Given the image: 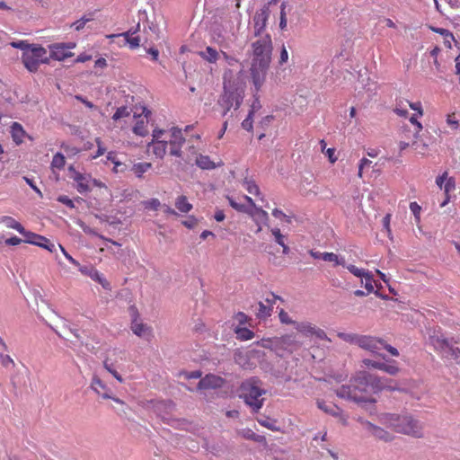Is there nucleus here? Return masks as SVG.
<instances>
[{"label": "nucleus", "mask_w": 460, "mask_h": 460, "mask_svg": "<svg viewBox=\"0 0 460 460\" xmlns=\"http://www.w3.org/2000/svg\"><path fill=\"white\" fill-rule=\"evenodd\" d=\"M152 137V141L147 146L149 153L161 159L166 154L172 156H181V147L185 143L181 129L178 128L155 129Z\"/></svg>", "instance_id": "obj_1"}, {"label": "nucleus", "mask_w": 460, "mask_h": 460, "mask_svg": "<svg viewBox=\"0 0 460 460\" xmlns=\"http://www.w3.org/2000/svg\"><path fill=\"white\" fill-rule=\"evenodd\" d=\"M379 422L395 433L414 438L424 436L423 423L408 412L382 413L379 415Z\"/></svg>", "instance_id": "obj_2"}, {"label": "nucleus", "mask_w": 460, "mask_h": 460, "mask_svg": "<svg viewBox=\"0 0 460 460\" xmlns=\"http://www.w3.org/2000/svg\"><path fill=\"white\" fill-rule=\"evenodd\" d=\"M360 377V371L358 372L349 381V384L343 385L336 390V394L347 400L353 401L355 402H371L375 403L376 399H373L369 395L370 385L369 382H364L358 380Z\"/></svg>", "instance_id": "obj_3"}, {"label": "nucleus", "mask_w": 460, "mask_h": 460, "mask_svg": "<svg viewBox=\"0 0 460 460\" xmlns=\"http://www.w3.org/2000/svg\"><path fill=\"white\" fill-rule=\"evenodd\" d=\"M240 391V397L253 411L257 412L262 408L264 398H261V395L266 394V390L258 377H251L243 381L241 384Z\"/></svg>", "instance_id": "obj_4"}, {"label": "nucleus", "mask_w": 460, "mask_h": 460, "mask_svg": "<svg viewBox=\"0 0 460 460\" xmlns=\"http://www.w3.org/2000/svg\"><path fill=\"white\" fill-rule=\"evenodd\" d=\"M273 50L272 40L270 34H263L252 43V62L270 65Z\"/></svg>", "instance_id": "obj_5"}, {"label": "nucleus", "mask_w": 460, "mask_h": 460, "mask_svg": "<svg viewBox=\"0 0 460 460\" xmlns=\"http://www.w3.org/2000/svg\"><path fill=\"white\" fill-rule=\"evenodd\" d=\"M68 170L70 172V178L76 183V190L81 194L91 191L93 187L107 188L105 183L100 180L93 178L91 174L82 173L76 171L73 166H69Z\"/></svg>", "instance_id": "obj_6"}, {"label": "nucleus", "mask_w": 460, "mask_h": 460, "mask_svg": "<svg viewBox=\"0 0 460 460\" xmlns=\"http://www.w3.org/2000/svg\"><path fill=\"white\" fill-rule=\"evenodd\" d=\"M22 60L30 72H36L40 64L48 62L47 50L43 47L36 45L30 50L22 52Z\"/></svg>", "instance_id": "obj_7"}, {"label": "nucleus", "mask_w": 460, "mask_h": 460, "mask_svg": "<svg viewBox=\"0 0 460 460\" xmlns=\"http://www.w3.org/2000/svg\"><path fill=\"white\" fill-rule=\"evenodd\" d=\"M358 380H362L364 384H366V382H369L370 390L374 393H378L385 389L394 390L396 388V383L394 380L385 377H379L366 371H360V377Z\"/></svg>", "instance_id": "obj_8"}, {"label": "nucleus", "mask_w": 460, "mask_h": 460, "mask_svg": "<svg viewBox=\"0 0 460 460\" xmlns=\"http://www.w3.org/2000/svg\"><path fill=\"white\" fill-rule=\"evenodd\" d=\"M243 102V96L236 91H230L224 85V93L218 100V105L223 109V116H226L231 108L237 110Z\"/></svg>", "instance_id": "obj_9"}, {"label": "nucleus", "mask_w": 460, "mask_h": 460, "mask_svg": "<svg viewBox=\"0 0 460 460\" xmlns=\"http://www.w3.org/2000/svg\"><path fill=\"white\" fill-rule=\"evenodd\" d=\"M269 17H270V9L267 6H263L262 8H261L255 12L253 18H252V22H253V35L256 38H260L263 34H268L267 32H265V28H266Z\"/></svg>", "instance_id": "obj_10"}, {"label": "nucleus", "mask_w": 460, "mask_h": 460, "mask_svg": "<svg viewBox=\"0 0 460 460\" xmlns=\"http://www.w3.org/2000/svg\"><path fill=\"white\" fill-rule=\"evenodd\" d=\"M296 330L300 332L305 337H316L319 340H325L331 341V340L326 335L325 332L317 327L316 325L308 323V322H301L296 323L295 326Z\"/></svg>", "instance_id": "obj_11"}, {"label": "nucleus", "mask_w": 460, "mask_h": 460, "mask_svg": "<svg viewBox=\"0 0 460 460\" xmlns=\"http://www.w3.org/2000/svg\"><path fill=\"white\" fill-rule=\"evenodd\" d=\"M243 199L251 205V209L247 215H249L253 222L256 225L263 224L266 226H269V214L262 208L256 206L253 199L247 196L243 195Z\"/></svg>", "instance_id": "obj_12"}, {"label": "nucleus", "mask_w": 460, "mask_h": 460, "mask_svg": "<svg viewBox=\"0 0 460 460\" xmlns=\"http://www.w3.org/2000/svg\"><path fill=\"white\" fill-rule=\"evenodd\" d=\"M358 346L382 357V358H385V356L379 354L378 352L383 349L384 346V340L382 339L367 335H359L358 340Z\"/></svg>", "instance_id": "obj_13"}, {"label": "nucleus", "mask_w": 460, "mask_h": 460, "mask_svg": "<svg viewBox=\"0 0 460 460\" xmlns=\"http://www.w3.org/2000/svg\"><path fill=\"white\" fill-rule=\"evenodd\" d=\"M270 65L252 63L251 65V77L255 86L256 92H259L263 85Z\"/></svg>", "instance_id": "obj_14"}, {"label": "nucleus", "mask_w": 460, "mask_h": 460, "mask_svg": "<svg viewBox=\"0 0 460 460\" xmlns=\"http://www.w3.org/2000/svg\"><path fill=\"white\" fill-rule=\"evenodd\" d=\"M280 299V296L271 293L270 296L266 297L264 302L260 301L258 303V309L255 312L256 317L260 320H266L271 315L276 301Z\"/></svg>", "instance_id": "obj_15"}, {"label": "nucleus", "mask_w": 460, "mask_h": 460, "mask_svg": "<svg viewBox=\"0 0 460 460\" xmlns=\"http://www.w3.org/2000/svg\"><path fill=\"white\" fill-rule=\"evenodd\" d=\"M93 390L102 396L103 399H112L114 402L119 404H123V401L119 398L113 397L111 395V389L98 377L93 376L91 384Z\"/></svg>", "instance_id": "obj_16"}, {"label": "nucleus", "mask_w": 460, "mask_h": 460, "mask_svg": "<svg viewBox=\"0 0 460 460\" xmlns=\"http://www.w3.org/2000/svg\"><path fill=\"white\" fill-rule=\"evenodd\" d=\"M358 420L365 425L367 429L371 433L373 437H375L376 439L385 441V442H391L394 440V436L385 429L378 427L376 425H374L370 421L363 420L361 419H358Z\"/></svg>", "instance_id": "obj_17"}, {"label": "nucleus", "mask_w": 460, "mask_h": 460, "mask_svg": "<svg viewBox=\"0 0 460 460\" xmlns=\"http://www.w3.org/2000/svg\"><path fill=\"white\" fill-rule=\"evenodd\" d=\"M225 384V379L219 376L214 374L206 375L202 377L199 384L198 389L199 390H208V389H217L221 388Z\"/></svg>", "instance_id": "obj_18"}, {"label": "nucleus", "mask_w": 460, "mask_h": 460, "mask_svg": "<svg viewBox=\"0 0 460 460\" xmlns=\"http://www.w3.org/2000/svg\"><path fill=\"white\" fill-rule=\"evenodd\" d=\"M363 363L365 366L368 367H372L375 369L382 370L391 376H395L399 373V367L394 364L395 361H392L390 364L385 362L375 361L372 359H364Z\"/></svg>", "instance_id": "obj_19"}, {"label": "nucleus", "mask_w": 460, "mask_h": 460, "mask_svg": "<svg viewBox=\"0 0 460 460\" xmlns=\"http://www.w3.org/2000/svg\"><path fill=\"white\" fill-rule=\"evenodd\" d=\"M130 311L132 315L131 330L134 334L138 337H142L146 334L149 328L138 321V312L135 306H131Z\"/></svg>", "instance_id": "obj_20"}, {"label": "nucleus", "mask_w": 460, "mask_h": 460, "mask_svg": "<svg viewBox=\"0 0 460 460\" xmlns=\"http://www.w3.org/2000/svg\"><path fill=\"white\" fill-rule=\"evenodd\" d=\"M277 344L289 351H293L299 347V343L293 334L281 336L278 339Z\"/></svg>", "instance_id": "obj_21"}, {"label": "nucleus", "mask_w": 460, "mask_h": 460, "mask_svg": "<svg viewBox=\"0 0 460 460\" xmlns=\"http://www.w3.org/2000/svg\"><path fill=\"white\" fill-rule=\"evenodd\" d=\"M243 187L250 193L260 198L261 202H265V198L260 190V187L254 180L251 178H244L243 181Z\"/></svg>", "instance_id": "obj_22"}, {"label": "nucleus", "mask_w": 460, "mask_h": 460, "mask_svg": "<svg viewBox=\"0 0 460 460\" xmlns=\"http://www.w3.org/2000/svg\"><path fill=\"white\" fill-rule=\"evenodd\" d=\"M148 119L146 116H137V120L133 127V132L140 137H146L148 134Z\"/></svg>", "instance_id": "obj_23"}, {"label": "nucleus", "mask_w": 460, "mask_h": 460, "mask_svg": "<svg viewBox=\"0 0 460 460\" xmlns=\"http://www.w3.org/2000/svg\"><path fill=\"white\" fill-rule=\"evenodd\" d=\"M12 138L16 145H21L26 137V132L18 122H13L11 127Z\"/></svg>", "instance_id": "obj_24"}, {"label": "nucleus", "mask_w": 460, "mask_h": 460, "mask_svg": "<svg viewBox=\"0 0 460 460\" xmlns=\"http://www.w3.org/2000/svg\"><path fill=\"white\" fill-rule=\"evenodd\" d=\"M199 56L208 63L215 64L219 58L217 50L210 46H208L204 51H199Z\"/></svg>", "instance_id": "obj_25"}, {"label": "nucleus", "mask_w": 460, "mask_h": 460, "mask_svg": "<svg viewBox=\"0 0 460 460\" xmlns=\"http://www.w3.org/2000/svg\"><path fill=\"white\" fill-rule=\"evenodd\" d=\"M0 222L4 224L7 228L14 229L21 234L25 233V228L12 217L4 216L0 218Z\"/></svg>", "instance_id": "obj_26"}, {"label": "nucleus", "mask_w": 460, "mask_h": 460, "mask_svg": "<svg viewBox=\"0 0 460 460\" xmlns=\"http://www.w3.org/2000/svg\"><path fill=\"white\" fill-rule=\"evenodd\" d=\"M22 235L25 237L24 242L37 245V246H40L43 242L49 243V239L46 238L45 236H42L40 234H35V233H32L30 231L25 230V233H23Z\"/></svg>", "instance_id": "obj_27"}, {"label": "nucleus", "mask_w": 460, "mask_h": 460, "mask_svg": "<svg viewBox=\"0 0 460 460\" xmlns=\"http://www.w3.org/2000/svg\"><path fill=\"white\" fill-rule=\"evenodd\" d=\"M89 277L93 280L97 281L99 284H101L104 289H111L110 282L96 269L91 268V270H89Z\"/></svg>", "instance_id": "obj_28"}, {"label": "nucleus", "mask_w": 460, "mask_h": 460, "mask_svg": "<svg viewBox=\"0 0 460 460\" xmlns=\"http://www.w3.org/2000/svg\"><path fill=\"white\" fill-rule=\"evenodd\" d=\"M441 344L447 349V355L454 359L456 364L460 365V348L454 347L448 343L447 340H442Z\"/></svg>", "instance_id": "obj_29"}, {"label": "nucleus", "mask_w": 460, "mask_h": 460, "mask_svg": "<svg viewBox=\"0 0 460 460\" xmlns=\"http://www.w3.org/2000/svg\"><path fill=\"white\" fill-rule=\"evenodd\" d=\"M175 207L181 213H189L193 208L184 195H181L176 199Z\"/></svg>", "instance_id": "obj_30"}, {"label": "nucleus", "mask_w": 460, "mask_h": 460, "mask_svg": "<svg viewBox=\"0 0 460 460\" xmlns=\"http://www.w3.org/2000/svg\"><path fill=\"white\" fill-rule=\"evenodd\" d=\"M429 29L436 33L444 35L445 46L449 49L451 48V41L455 40L454 35L451 31L444 28H438L433 26H430Z\"/></svg>", "instance_id": "obj_31"}, {"label": "nucleus", "mask_w": 460, "mask_h": 460, "mask_svg": "<svg viewBox=\"0 0 460 460\" xmlns=\"http://www.w3.org/2000/svg\"><path fill=\"white\" fill-rule=\"evenodd\" d=\"M234 332L239 341H250L254 337V332L245 327H237Z\"/></svg>", "instance_id": "obj_32"}, {"label": "nucleus", "mask_w": 460, "mask_h": 460, "mask_svg": "<svg viewBox=\"0 0 460 460\" xmlns=\"http://www.w3.org/2000/svg\"><path fill=\"white\" fill-rule=\"evenodd\" d=\"M239 434L243 438L255 441V442L264 443L266 441V438L264 436L258 435V434L254 433L252 429H243L242 431L239 432Z\"/></svg>", "instance_id": "obj_33"}, {"label": "nucleus", "mask_w": 460, "mask_h": 460, "mask_svg": "<svg viewBox=\"0 0 460 460\" xmlns=\"http://www.w3.org/2000/svg\"><path fill=\"white\" fill-rule=\"evenodd\" d=\"M227 199L230 206L238 212L248 214V212L251 209V205L249 203L243 204L241 202H237L233 197L229 196H227Z\"/></svg>", "instance_id": "obj_34"}, {"label": "nucleus", "mask_w": 460, "mask_h": 460, "mask_svg": "<svg viewBox=\"0 0 460 460\" xmlns=\"http://www.w3.org/2000/svg\"><path fill=\"white\" fill-rule=\"evenodd\" d=\"M196 164L201 169L209 170V169H214L216 167L214 162H212L208 155H199L196 158Z\"/></svg>", "instance_id": "obj_35"}, {"label": "nucleus", "mask_w": 460, "mask_h": 460, "mask_svg": "<svg viewBox=\"0 0 460 460\" xmlns=\"http://www.w3.org/2000/svg\"><path fill=\"white\" fill-rule=\"evenodd\" d=\"M321 259L324 261L333 262L335 265L345 266V260L343 258L340 259L338 255L333 252H323Z\"/></svg>", "instance_id": "obj_36"}, {"label": "nucleus", "mask_w": 460, "mask_h": 460, "mask_svg": "<svg viewBox=\"0 0 460 460\" xmlns=\"http://www.w3.org/2000/svg\"><path fill=\"white\" fill-rule=\"evenodd\" d=\"M152 167V164L151 163H137V164H135L133 166H132V172L136 174V176L137 177H142V175L147 172L150 168Z\"/></svg>", "instance_id": "obj_37"}, {"label": "nucleus", "mask_w": 460, "mask_h": 460, "mask_svg": "<svg viewBox=\"0 0 460 460\" xmlns=\"http://www.w3.org/2000/svg\"><path fill=\"white\" fill-rule=\"evenodd\" d=\"M66 158L61 153H57L51 161V168L61 170L65 167Z\"/></svg>", "instance_id": "obj_38"}, {"label": "nucleus", "mask_w": 460, "mask_h": 460, "mask_svg": "<svg viewBox=\"0 0 460 460\" xmlns=\"http://www.w3.org/2000/svg\"><path fill=\"white\" fill-rule=\"evenodd\" d=\"M317 406L319 407V409H321L324 412L329 413L332 416H338L339 411H340L339 407H337L336 405L329 406L323 401H318Z\"/></svg>", "instance_id": "obj_39"}, {"label": "nucleus", "mask_w": 460, "mask_h": 460, "mask_svg": "<svg viewBox=\"0 0 460 460\" xmlns=\"http://www.w3.org/2000/svg\"><path fill=\"white\" fill-rule=\"evenodd\" d=\"M103 367L104 368L109 372L111 373L119 383H123L124 380L122 378V376L116 371V369L114 368L113 367V364L112 363H110L109 362V359L106 358L104 361H103Z\"/></svg>", "instance_id": "obj_40"}, {"label": "nucleus", "mask_w": 460, "mask_h": 460, "mask_svg": "<svg viewBox=\"0 0 460 460\" xmlns=\"http://www.w3.org/2000/svg\"><path fill=\"white\" fill-rule=\"evenodd\" d=\"M131 111L127 106H121L117 109L112 116L113 120H119L130 115Z\"/></svg>", "instance_id": "obj_41"}, {"label": "nucleus", "mask_w": 460, "mask_h": 460, "mask_svg": "<svg viewBox=\"0 0 460 460\" xmlns=\"http://www.w3.org/2000/svg\"><path fill=\"white\" fill-rule=\"evenodd\" d=\"M10 45L18 49H22L23 52L30 50L32 47H35L34 44H30L27 40H18L12 41Z\"/></svg>", "instance_id": "obj_42"}, {"label": "nucleus", "mask_w": 460, "mask_h": 460, "mask_svg": "<svg viewBox=\"0 0 460 460\" xmlns=\"http://www.w3.org/2000/svg\"><path fill=\"white\" fill-rule=\"evenodd\" d=\"M337 336L343 340L344 341H347L351 344H357L358 345V340L359 335L354 334V333H345V332H338Z\"/></svg>", "instance_id": "obj_43"}, {"label": "nucleus", "mask_w": 460, "mask_h": 460, "mask_svg": "<svg viewBox=\"0 0 460 460\" xmlns=\"http://www.w3.org/2000/svg\"><path fill=\"white\" fill-rule=\"evenodd\" d=\"M139 27H140V24L137 23V27L135 30H129L128 31H125L123 33H119V34H111V35H108L107 38H115V37H123L125 39V42L128 43V39H130L131 37H133V35L139 30Z\"/></svg>", "instance_id": "obj_44"}, {"label": "nucleus", "mask_w": 460, "mask_h": 460, "mask_svg": "<svg viewBox=\"0 0 460 460\" xmlns=\"http://www.w3.org/2000/svg\"><path fill=\"white\" fill-rule=\"evenodd\" d=\"M0 364L5 367V368H14L15 363L13 359L9 356L5 354L0 353Z\"/></svg>", "instance_id": "obj_45"}, {"label": "nucleus", "mask_w": 460, "mask_h": 460, "mask_svg": "<svg viewBox=\"0 0 460 460\" xmlns=\"http://www.w3.org/2000/svg\"><path fill=\"white\" fill-rule=\"evenodd\" d=\"M344 267H346L350 273H352L354 276L358 277V278H363L365 275H367V273L368 271V270H366L365 269H359L352 264H349V265L345 264Z\"/></svg>", "instance_id": "obj_46"}, {"label": "nucleus", "mask_w": 460, "mask_h": 460, "mask_svg": "<svg viewBox=\"0 0 460 460\" xmlns=\"http://www.w3.org/2000/svg\"><path fill=\"white\" fill-rule=\"evenodd\" d=\"M363 279H365L364 286H365V288L367 290V293L374 292L373 283L375 282V280H374L372 273L370 271H367V275H365L363 277Z\"/></svg>", "instance_id": "obj_47"}, {"label": "nucleus", "mask_w": 460, "mask_h": 460, "mask_svg": "<svg viewBox=\"0 0 460 460\" xmlns=\"http://www.w3.org/2000/svg\"><path fill=\"white\" fill-rule=\"evenodd\" d=\"M254 108V106L252 107ZM253 109H252L247 116V118L243 120L242 122V128L247 131H252V128H253V126H252V116H253Z\"/></svg>", "instance_id": "obj_48"}, {"label": "nucleus", "mask_w": 460, "mask_h": 460, "mask_svg": "<svg viewBox=\"0 0 460 460\" xmlns=\"http://www.w3.org/2000/svg\"><path fill=\"white\" fill-rule=\"evenodd\" d=\"M143 205L146 209L157 210L160 208L161 203L158 199H150L148 200L144 201Z\"/></svg>", "instance_id": "obj_49"}, {"label": "nucleus", "mask_w": 460, "mask_h": 460, "mask_svg": "<svg viewBox=\"0 0 460 460\" xmlns=\"http://www.w3.org/2000/svg\"><path fill=\"white\" fill-rule=\"evenodd\" d=\"M394 111L398 116L402 117V118H406L408 116V111L405 108V105L403 104V101L397 102L396 106L394 109Z\"/></svg>", "instance_id": "obj_50"}, {"label": "nucleus", "mask_w": 460, "mask_h": 460, "mask_svg": "<svg viewBox=\"0 0 460 460\" xmlns=\"http://www.w3.org/2000/svg\"><path fill=\"white\" fill-rule=\"evenodd\" d=\"M410 209L414 215L416 222L419 223L420 221L421 207L416 201H413L410 203Z\"/></svg>", "instance_id": "obj_51"}, {"label": "nucleus", "mask_w": 460, "mask_h": 460, "mask_svg": "<svg viewBox=\"0 0 460 460\" xmlns=\"http://www.w3.org/2000/svg\"><path fill=\"white\" fill-rule=\"evenodd\" d=\"M92 21L91 17L86 18L85 16H83L79 20L75 21L71 24V27L75 28V31H81L85 26L86 22Z\"/></svg>", "instance_id": "obj_52"}, {"label": "nucleus", "mask_w": 460, "mask_h": 460, "mask_svg": "<svg viewBox=\"0 0 460 460\" xmlns=\"http://www.w3.org/2000/svg\"><path fill=\"white\" fill-rule=\"evenodd\" d=\"M270 232L275 238V242L279 245H283L285 236L281 234L280 229L277 227L270 228Z\"/></svg>", "instance_id": "obj_53"}, {"label": "nucleus", "mask_w": 460, "mask_h": 460, "mask_svg": "<svg viewBox=\"0 0 460 460\" xmlns=\"http://www.w3.org/2000/svg\"><path fill=\"white\" fill-rule=\"evenodd\" d=\"M279 318L282 323L294 324L296 326V322L292 321L288 314L284 309H280L279 313Z\"/></svg>", "instance_id": "obj_54"}, {"label": "nucleus", "mask_w": 460, "mask_h": 460, "mask_svg": "<svg viewBox=\"0 0 460 460\" xmlns=\"http://www.w3.org/2000/svg\"><path fill=\"white\" fill-rule=\"evenodd\" d=\"M410 122L415 127V131L412 134L413 138H417L420 132L422 130V125L417 120L415 115L410 118Z\"/></svg>", "instance_id": "obj_55"}, {"label": "nucleus", "mask_w": 460, "mask_h": 460, "mask_svg": "<svg viewBox=\"0 0 460 460\" xmlns=\"http://www.w3.org/2000/svg\"><path fill=\"white\" fill-rule=\"evenodd\" d=\"M456 188V181L453 177L447 178L446 183L444 186L445 195L449 194Z\"/></svg>", "instance_id": "obj_56"}, {"label": "nucleus", "mask_w": 460, "mask_h": 460, "mask_svg": "<svg viewBox=\"0 0 460 460\" xmlns=\"http://www.w3.org/2000/svg\"><path fill=\"white\" fill-rule=\"evenodd\" d=\"M272 216L276 218L284 219L287 223L291 222L290 217L279 208H274L272 210Z\"/></svg>", "instance_id": "obj_57"}, {"label": "nucleus", "mask_w": 460, "mask_h": 460, "mask_svg": "<svg viewBox=\"0 0 460 460\" xmlns=\"http://www.w3.org/2000/svg\"><path fill=\"white\" fill-rule=\"evenodd\" d=\"M409 107L413 110V111H416L418 112V115L420 117H421L423 115V109H422V104L420 102H411L409 101H405Z\"/></svg>", "instance_id": "obj_58"}, {"label": "nucleus", "mask_w": 460, "mask_h": 460, "mask_svg": "<svg viewBox=\"0 0 460 460\" xmlns=\"http://www.w3.org/2000/svg\"><path fill=\"white\" fill-rule=\"evenodd\" d=\"M372 164V162L370 160H368L367 158H362L359 162V164H358V176L359 178H362L363 177V170L365 167H368L370 166V164Z\"/></svg>", "instance_id": "obj_59"}, {"label": "nucleus", "mask_w": 460, "mask_h": 460, "mask_svg": "<svg viewBox=\"0 0 460 460\" xmlns=\"http://www.w3.org/2000/svg\"><path fill=\"white\" fill-rule=\"evenodd\" d=\"M58 201L66 205V207L70 208H75V204H74V201L69 199L67 196L66 195H61L58 198Z\"/></svg>", "instance_id": "obj_60"}, {"label": "nucleus", "mask_w": 460, "mask_h": 460, "mask_svg": "<svg viewBox=\"0 0 460 460\" xmlns=\"http://www.w3.org/2000/svg\"><path fill=\"white\" fill-rule=\"evenodd\" d=\"M391 217H392V215L388 213L384 217V218L382 220L383 226L386 230L388 235H391V234H392V230L390 227Z\"/></svg>", "instance_id": "obj_61"}, {"label": "nucleus", "mask_w": 460, "mask_h": 460, "mask_svg": "<svg viewBox=\"0 0 460 460\" xmlns=\"http://www.w3.org/2000/svg\"><path fill=\"white\" fill-rule=\"evenodd\" d=\"M141 39L139 36H133L128 39V44L131 49H135L140 46Z\"/></svg>", "instance_id": "obj_62"}, {"label": "nucleus", "mask_w": 460, "mask_h": 460, "mask_svg": "<svg viewBox=\"0 0 460 460\" xmlns=\"http://www.w3.org/2000/svg\"><path fill=\"white\" fill-rule=\"evenodd\" d=\"M324 153L327 155L331 164H334L338 160V157L335 155L334 148H327Z\"/></svg>", "instance_id": "obj_63"}, {"label": "nucleus", "mask_w": 460, "mask_h": 460, "mask_svg": "<svg viewBox=\"0 0 460 460\" xmlns=\"http://www.w3.org/2000/svg\"><path fill=\"white\" fill-rule=\"evenodd\" d=\"M235 319L238 321L239 324L243 325L248 323L249 317L243 312H238L235 314Z\"/></svg>", "instance_id": "obj_64"}]
</instances>
